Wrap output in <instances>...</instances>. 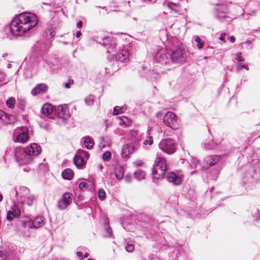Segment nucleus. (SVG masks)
Returning <instances> with one entry per match:
<instances>
[{
  "label": "nucleus",
  "mask_w": 260,
  "mask_h": 260,
  "mask_svg": "<svg viewBox=\"0 0 260 260\" xmlns=\"http://www.w3.org/2000/svg\"><path fill=\"white\" fill-rule=\"evenodd\" d=\"M0 260H18V258L16 257H12L11 256H9L8 257L3 252L0 251Z\"/></svg>",
  "instance_id": "nucleus-31"
},
{
  "label": "nucleus",
  "mask_w": 260,
  "mask_h": 260,
  "mask_svg": "<svg viewBox=\"0 0 260 260\" xmlns=\"http://www.w3.org/2000/svg\"><path fill=\"white\" fill-rule=\"evenodd\" d=\"M57 116L62 119H66L69 117V110L66 105H60L56 110Z\"/></svg>",
  "instance_id": "nucleus-17"
},
{
  "label": "nucleus",
  "mask_w": 260,
  "mask_h": 260,
  "mask_svg": "<svg viewBox=\"0 0 260 260\" xmlns=\"http://www.w3.org/2000/svg\"><path fill=\"white\" fill-rule=\"evenodd\" d=\"M134 177L138 181H141L145 178V172L142 170H138L134 173Z\"/></svg>",
  "instance_id": "nucleus-25"
},
{
  "label": "nucleus",
  "mask_w": 260,
  "mask_h": 260,
  "mask_svg": "<svg viewBox=\"0 0 260 260\" xmlns=\"http://www.w3.org/2000/svg\"><path fill=\"white\" fill-rule=\"evenodd\" d=\"M194 41L197 43V47L199 49H201L203 47L205 42L202 41L199 36H196L195 37Z\"/></svg>",
  "instance_id": "nucleus-33"
},
{
  "label": "nucleus",
  "mask_w": 260,
  "mask_h": 260,
  "mask_svg": "<svg viewBox=\"0 0 260 260\" xmlns=\"http://www.w3.org/2000/svg\"><path fill=\"white\" fill-rule=\"evenodd\" d=\"M36 201V198L33 194H29L26 197L25 200L23 201V202H25L26 204L28 206H32Z\"/></svg>",
  "instance_id": "nucleus-29"
},
{
  "label": "nucleus",
  "mask_w": 260,
  "mask_h": 260,
  "mask_svg": "<svg viewBox=\"0 0 260 260\" xmlns=\"http://www.w3.org/2000/svg\"><path fill=\"white\" fill-rule=\"evenodd\" d=\"M215 143L214 142H211V143H210L209 144H206V143H204L203 144V147H205V148H207V149H213L215 147Z\"/></svg>",
  "instance_id": "nucleus-38"
},
{
  "label": "nucleus",
  "mask_w": 260,
  "mask_h": 260,
  "mask_svg": "<svg viewBox=\"0 0 260 260\" xmlns=\"http://www.w3.org/2000/svg\"><path fill=\"white\" fill-rule=\"evenodd\" d=\"M186 56L185 50L179 47L170 55V60L174 63H181L185 60Z\"/></svg>",
  "instance_id": "nucleus-8"
},
{
  "label": "nucleus",
  "mask_w": 260,
  "mask_h": 260,
  "mask_svg": "<svg viewBox=\"0 0 260 260\" xmlns=\"http://www.w3.org/2000/svg\"><path fill=\"white\" fill-rule=\"evenodd\" d=\"M41 151L40 146L36 143H32L24 148L17 147L14 151L16 161L20 166L30 164Z\"/></svg>",
  "instance_id": "nucleus-2"
},
{
  "label": "nucleus",
  "mask_w": 260,
  "mask_h": 260,
  "mask_svg": "<svg viewBox=\"0 0 260 260\" xmlns=\"http://www.w3.org/2000/svg\"><path fill=\"white\" fill-rule=\"evenodd\" d=\"M255 214H258V217H257V219H258L259 218H260V213L259 212V211L258 210L256 211Z\"/></svg>",
  "instance_id": "nucleus-60"
},
{
  "label": "nucleus",
  "mask_w": 260,
  "mask_h": 260,
  "mask_svg": "<svg viewBox=\"0 0 260 260\" xmlns=\"http://www.w3.org/2000/svg\"><path fill=\"white\" fill-rule=\"evenodd\" d=\"M6 74L0 71V82H5V83H7L8 81L6 79Z\"/></svg>",
  "instance_id": "nucleus-42"
},
{
  "label": "nucleus",
  "mask_w": 260,
  "mask_h": 260,
  "mask_svg": "<svg viewBox=\"0 0 260 260\" xmlns=\"http://www.w3.org/2000/svg\"><path fill=\"white\" fill-rule=\"evenodd\" d=\"M94 100V96L92 95H90L85 99L86 104L88 105H91L93 104Z\"/></svg>",
  "instance_id": "nucleus-36"
},
{
  "label": "nucleus",
  "mask_w": 260,
  "mask_h": 260,
  "mask_svg": "<svg viewBox=\"0 0 260 260\" xmlns=\"http://www.w3.org/2000/svg\"><path fill=\"white\" fill-rule=\"evenodd\" d=\"M74 83L73 80H70L69 82L66 83L64 84V87L66 88H70L71 84H73Z\"/></svg>",
  "instance_id": "nucleus-49"
},
{
  "label": "nucleus",
  "mask_w": 260,
  "mask_h": 260,
  "mask_svg": "<svg viewBox=\"0 0 260 260\" xmlns=\"http://www.w3.org/2000/svg\"><path fill=\"white\" fill-rule=\"evenodd\" d=\"M167 169L168 165L166 159L157 156L152 170L153 179L159 180L164 178L167 174Z\"/></svg>",
  "instance_id": "nucleus-3"
},
{
  "label": "nucleus",
  "mask_w": 260,
  "mask_h": 260,
  "mask_svg": "<svg viewBox=\"0 0 260 260\" xmlns=\"http://www.w3.org/2000/svg\"><path fill=\"white\" fill-rule=\"evenodd\" d=\"M167 52L164 48L157 47L156 49V52H154V57L157 62L169 63L170 57L168 58L166 56Z\"/></svg>",
  "instance_id": "nucleus-13"
},
{
  "label": "nucleus",
  "mask_w": 260,
  "mask_h": 260,
  "mask_svg": "<svg viewBox=\"0 0 260 260\" xmlns=\"http://www.w3.org/2000/svg\"><path fill=\"white\" fill-rule=\"evenodd\" d=\"M164 116V115L161 112H158L156 114V117L158 118H161Z\"/></svg>",
  "instance_id": "nucleus-52"
},
{
  "label": "nucleus",
  "mask_w": 260,
  "mask_h": 260,
  "mask_svg": "<svg viewBox=\"0 0 260 260\" xmlns=\"http://www.w3.org/2000/svg\"><path fill=\"white\" fill-rule=\"evenodd\" d=\"M153 143V139L152 137H149L148 140H145L143 142V144L145 145L148 144L149 145H151Z\"/></svg>",
  "instance_id": "nucleus-44"
},
{
  "label": "nucleus",
  "mask_w": 260,
  "mask_h": 260,
  "mask_svg": "<svg viewBox=\"0 0 260 260\" xmlns=\"http://www.w3.org/2000/svg\"><path fill=\"white\" fill-rule=\"evenodd\" d=\"M4 117L7 118L8 115L4 111L0 110V119H2V121H4Z\"/></svg>",
  "instance_id": "nucleus-45"
},
{
  "label": "nucleus",
  "mask_w": 260,
  "mask_h": 260,
  "mask_svg": "<svg viewBox=\"0 0 260 260\" xmlns=\"http://www.w3.org/2000/svg\"><path fill=\"white\" fill-rule=\"evenodd\" d=\"M3 124V121H2V119H0V129L2 128Z\"/></svg>",
  "instance_id": "nucleus-61"
},
{
  "label": "nucleus",
  "mask_w": 260,
  "mask_h": 260,
  "mask_svg": "<svg viewBox=\"0 0 260 260\" xmlns=\"http://www.w3.org/2000/svg\"><path fill=\"white\" fill-rule=\"evenodd\" d=\"M140 141L141 137L140 135H138L137 140L135 141V145L131 146L128 144H125L122 149V157L125 159L127 158L128 155L137 147V145H138V147L139 146Z\"/></svg>",
  "instance_id": "nucleus-14"
},
{
  "label": "nucleus",
  "mask_w": 260,
  "mask_h": 260,
  "mask_svg": "<svg viewBox=\"0 0 260 260\" xmlns=\"http://www.w3.org/2000/svg\"><path fill=\"white\" fill-rule=\"evenodd\" d=\"M98 196H99V199L101 200H102V201L104 200L106 198V192H105V190L102 188L100 189L98 191Z\"/></svg>",
  "instance_id": "nucleus-37"
},
{
  "label": "nucleus",
  "mask_w": 260,
  "mask_h": 260,
  "mask_svg": "<svg viewBox=\"0 0 260 260\" xmlns=\"http://www.w3.org/2000/svg\"><path fill=\"white\" fill-rule=\"evenodd\" d=\"M12 67V64H10V63H9L8 65H7V68H9V69H10Z\"/></svg>",
  "instance_id": "nucleus-62"
},
{
  "label": "nucleus",
  "mask_w": 260,
  "mask_h": 260,
  "mask_svg": "<svg viewBox=\"0 0 260 260\" xmlns=\"http://www.w3.org/2000/svg\"><path fill=\"white\" fill-rule=\"evenodd\" d=\"M44 223L43 218L42 217H38L34 220H31L32 228L36 229L42 226Z\"/></svg>",
  "instance_id": "nucleus-21"
},
{
  "label": "nucleus",
  "mask_w": 260,
  "mask_h": 260,
  "mask_svg": "<svg viewBox=\"0 0 260 260\" xmlns=\"http://www.w3.org/2000/svg\"><path fill=\"white\" fill-rule=\"evenodd\" d=\"M21 223L24 228H32L31 220L28 217L24 220H22Z\"/></svg>",
  "instance_id": "nucleus-30"
},
{
  "label": "nucleus",
  "mask_w": 260,
  "mask_h": 260,
  "mask_svg": "<svg viewBox=\"0 0 260 260\" xmlns=\"http://www.w3.org/2000/svg\"><path fill=\"white\" fill-rule=\"evenodd\" d=\"M15 100L13 97L10 98L6 101L7 106L8 108H10L11 109H13L14 108V104H15Z\"/></svg>",
  "instance_id": "nucleus-34"
},
{
  "label": "nucleus",
  "mask_w": 260,
  "mask_h": 260,
  "mask_svg": "<svg viewBox=\"0 0 260 260\" xmlns=\"http://www.w3.org/2000/svg\"><path fill=\"white\" fill-rule=\"evenodd\" d=\"M220 156L218 155L210 156L206 158L207 166H212L215 165L220 159Z\"/></svg>",
  "instance_id": "nucleus-20"
},
{
  "label": "nucleus",
  "mask_w": 260,
  "mask_h": 260,
  "mask_svg": "<svg viewBox=\"0 0 260 260\" xmlns=\"http://www.w3.org/2000/svg\"><path fill=\"white\" fill-rule=\"evenodd\" d=\"M225 36V34H221L219 39L223 42H225V39H224V36Z\"/></svg>",
  "instance_id": "nucleus-53"
},
{
  "label": "nucleus",
  "mask_w": 260,
  "mask_h": 260,
  "mask_svg": "<svg viewBox=\"0 0 260 260\" xmlns=\"http://www.w3.org/2000/svg\"><path fill=\"white\" fill-rule=\"evenodd\" d=\"M97 39V42L104 46H106L107 45H110V46L108 47L107 50V53L111 54L115 53L116 52V44L115 42H111L110 39V38L108 37H104L101 38L98 37Z\"/></svg>",
  "instance_id": "nucleus-9"
},
{
  "label": "nucleus",
  "mask_w": 260,
  "mask_h": 260,
  "mask_svg": "<svg viewBox=\"0 0 260 260\" xmlns=\"http://www.w3.org/2000/svg\"><path fill=\"white\" fill-rule=\"evenodd\" d=\"M198 164V160L196 159V158H192L191 167H193V165H194V168H196Z\"/></svg>",
  "instance_id": "nucleus-50"
},
{
  "label": "nucleus",
  "mask_w": 260,
  "mask_h": 260,
  "mask_svg": "<svg viewBox=\"0 0 260 260\" xmlns=\"http://www.w3.org/2000/svg\"><path fill=\"white\" fill-rule=\"evenodd\" d=\"M20 215V210L16 205L12 208V210L8 212L7 218L8 220L11 221L14 217H18Z\"/></svg>",
  "instance_id": "nucleus-19"
},
{
  "label": "nucleus",
  "mask_w": 260,
  "mask_h": 260,
  "mask_svg": "<svg viewBox=\"0 0 260 260\" xmlns=\"http://www.w3.org/2000/svg\"><path fill=\"white\" fill-rule=\"evenodd\" d=\"M83 139L85 147L88 149H91L94 144L93 140L89 137H85Z\"/></svg>",
  "instance_id": "nucleus-27"
},
{
  "label": "nucleus",
  "mask_w": 260,
  "mask_h": 260,
  "mask_svg": "<svg viewBox=\"0 0 260 260\" xmlns=\"http://www.w3.org/2000/svg\"><path fill=\"white\" fill-rule=\"evenodd\" d=\"M260 180V172L254 169H250L246 172L243 176L244 183H256Z\"/></svg>",
  "instance_id": "nucleus-6"
},
{
  "label": "nucleus",
  "mask_w": 260,
  "mask_h": 260,
  "mask_svg": "<svg viewBox=\"0 0 260 260\" xmlns=\"http://www.w3.org/2000/svg\"><path fill=\"white\" fill-rule=\"evenodd\" d=\"M242 69H245L246 70H248L247 65L245 63H239L237 65V69L239 71Z\"/></svg>",
  "instance_id": "nucleus-41"
},
{
  "label": "nucleus",
  "mask_w": 260,
  "mask_h": 260,
  "mask_svg": "<svg viewBox=\"0 0 260 260\" xmlns=\"http://www.w3.org/2000/svg\"><path fill=\"white\" fill-rule=\"evenodd\" d=\"M79 155L81 156V157H82L83 158V159L84 158H86V159H88L89 158V153H88V152L85 151V150H79L78 151H77V153Z\"/></svg>",
  "instance_id": "nucleus-35"
},
{
  "label": "nucleus",
  "mask_w": 260,
  "mask_h": 260,
  "mask_svg": "<svg viewBox=\"0 0 260 260\" xmlns=\"http://www.w3.org/2000/svg\"><path fill=\"white\" fill-rule=\"evenodd\" d=\"M49 66H50V67L52 70H56V69H57V68H56V67H54L53 65H51V63H50L49 64Z\"/></svg>",
  "instance_id": "nucleus-59"
},
{
  "label": "nucleus",
  "mask_w": 260,
  "mask_h": 260,
  "mask_svg": "<svg viewBox=\"0 0 260 260\" xmlns=\"http://www.w3.org/2000/svg\"><path fill=\"white\" fill-rule=\"evenodd\" d=\"M134 165L138 167H140L143 165V162L142 160H137L134 162Z\"/></svg>",
  "instance_id": "nucleus-47"
},
{
  "label": "nucleus",
  "mask_w": 260,
  "mask_h": 260,
  "mask_svg": "<svg viewBox=\"0 0 260 260\" xmlns=\"http://www.w3.org/2000/svg\"><path fill=\"white\" fill-rule=\"evenodd\" d=\"M38 20L37 16L31 13H23L13 19L10 23L9 29L12 35L20 36L35 27Z\"/></svg>",
  "instance_id": "nucleus-1"
},
{
  "label": "nucleus",
  "mask_w": 260,
  "mask_h": 260,
  "mask_svg": "<svg viewBox=\"0 0 260 260\" xmlns=\"http://www.w3.org/2000/svg\"><path fill=\"white\" fill-rule=\"evenodd\" d=\"M111 156V153L109 151H106L102 155V158L104 160L107 161L109 160Z\"/></svg>",
  "instance_id": "nucleus-39"
},
{
  "label": "nucleus",
  "mask_w": 260,
  "mask_h": 260,
  "mask_svg": "<svg viewBox=\"0 0 260 260\" xmlns=\"http://www.w3.org/2000/svg\"><path fill=\"white\" fill-rule=\"evenodd\" d=\"M125 110H126V108L125 107L116 106L114 108L113 114L114 115L119 114L120 113L124 112V111Z\"/></svg>",
  "instance_id": "nucleus-32"
},
{
  "label": "nucleus",
  "mask_w": 260,
  "mask_h": 260,
  "mask_svg": "<svg viewBox=\"0 0 260 260\" xmlns=\"http://www.w3.org/2000/svg\"><path fill=\"white\" fill-rule=\"evenodd\" d=\"M72 200V194L70 192H66L62 198L60 199L57 204V207L60 210H64L71 203Z\"/></svg>",
  "instance_id": "nucleus-15"
},
{
  "label": "nucleus",
  "mask_w": 260,
  "mask_h": 260,
  "mask_svg": "<svg viewBox=\"0 0 260 260\" xmlns=\"http://www.w3.org/2000/svg\"><path fill=\"white\" fill-rule=\"evenodd\" d=\"M23 171H25V172H28V170L26 168H24L23 169Z\"/></svg>",
  "instance_id": "nucleus-64"
},
{
  "label": "nucleus",
  "mask_w": 260,
  "mask_h": 260,
  "mask_svg": "<svg viewBox=\"0 0 260 260\" xmlns=\"http://www.w3.org/2000/svg\"><path fill=\"white\" fill-rule=\"evenodd\" d=\"M166 179L169 182L175 185L181 184L183 181L182 177L176 174L174 172L168 173L166 174Z\"/></svg>",
  "instance_id": "nucleus-16"
},
{
  "label": "nucleus",
  "mask_w": 260,
  "mask_h": 260,
  "mask_svg": "<svg viewBox=\"0 0 260 260\" xmlns=\"http://www.w3.org/2000/svg\"><path fill=\"white\" fill-rule=\"evenodd\" d=\"M124 179L126 182L129 183L132 181V177L129 174H126L125 176Z\"/></svg>",
  "instance_id": "nucleus-48"
},
{
  "label": "nucleus",
  "mask_w": 260,
  "mask_h": 260,
  "mask_svg": "<svg viewBox=\"0 0 260 260\" xmlns=\"http://www.w3.org/2000/svg\"><path fill=\"white\" fill-rule=\"evenodd\" d=\"M73 171L70 169H65L62 173V177L67 180H71L73 177Z\"/></svg>",
  "instance_id": "nucleus-24"
},
{
  "label": "nucleus",
  "mask_w": 260,
  "mask_h": 260,
  "mask_svg": "<svg viewBox=\"0 0 260 260\" xmlns=\"http://www.w3.org/2000/svg\"><path fill=\"white\" fill-rule=\"evenodd\" d=\"M112 54L115 56V60L117 62L126 63L129 60L130 52L125 46L120 49L116 55H114V53Z\"/></svg>",
  "instance_id": "nucleus-10"
},
{
  "label": "nucleus",
  "mask_w": 260,
  "mask_h": 260,
  "mask_svg": "<svg viewBox=\"0 0 260 260\" xmlns=\"http://www.w3.org/2000/svg\"><path fill=\"white\" fill-rule=\"evenodd\" d=\"M159 148L164 152L171 154L175 151V145L170 138L163 139L159 144Z\"/></svg>",
  "instance_id": "nucleus-7"
},
{
  "label": "nucleus",
  "mask_w": 260,
  "mask_h": 260,
  "mask_svg": "<svg viewBox=\"0 0 260 260\" xmlns=\"http://www.w3.org/2000/svg\"><path fill=\"white\" fill-rule=\"evenodd\" d=\"M230 41L232 43H234L235 41V38L234 36H231L229 38Z\"/></svg>",
  "instance_id": "nucleus-55"
},
{
  "label": "nucleus",
  "mask_w": 260,
  "mask_h": 260,
  "mask_svg": "<svg viewBox=\"0 0 260 260\" xmlns=\"http://www.w3.org/2000/svg\"><path fill=\"white\" fill-rule=\"evenodd\" d=\"M3 196L0 193V202H1L3 200Z\"/></svg>",
  "instance_id": "nucleus-63"
},
{
  "label": "nucleus",
  "mask_w": 260,
  "mask_h": 260,
  "mask_svg": "<svg viewBox=\"0 0 260 260\" xmlns=\"http://www.w3.org/2000/svg\"><path fill=\"white\" fill-rule=\"evenodd\" d=\"M47 86L44 83L38 84L31 91V93L34 95L45 93L47 90Z\"/></svg>",
  "instance_id": "nucleus-18"
},
{
  "label": "nucleus",
  "mask_w": 260,
  "mask_h": 260,
  "mask_svg": "<svg viewBox=\"0 0 260 260\" xmlns=\"http://www.w3.org/2000/svg\"><path fill=\"white\" fill-rule=\"evenodd\" d=\"M76 254L79 257H81L82 256V252L80 251H77Z\"/></svg>",
  "instance_id": "nucleus-58"
},
{
  "label": "nucleus",
  "mask_w": 260,
  "mask_h": 260,
  "mask_svg": "<svg viewBox=\"0 0 260 260\" xmlns=\"http://www.w3.org/2000/svg\"><path fill=\"white\" fill-rule=\"evenodd\" d=\"M77 27H78V28H81L82 27V25H83V22L82 21H79L78 22V23H77Z\"/></svg>",
  "instance_id": "nucleus-54"
},
{
  "label": "nucleus",
  "mask_w": 260,
  "mask_h": 260,
  "mask_svg": "<svg viewBox=\"0 0 260 260\" xmlns=\"http://www.w3.org/2000/svg\"><path fill=\"white\" fill-rule=\"evenodd\" d=\"M86 185V183L85 182H81L80 183L79 185V187L80 189H83L84 188V187H85Z\"/></svg>",
  "instance_id": "nucleus-51"
},
{
  "label": "nucleus",
  "mask_w": 260,
  "mask_h": 260,
  "mask_svg": "<svg viewBox=\"0 0 260 260\" xmlns=\"http://www.w3.org/2000/svg\"><path fill=\"white\" fill-rule=\"evenodd\" d=\"M81 35V32L80 31H78L76 33V36L77 38H79Z\"/></svg>",
  "instance_id": "nucleus-56"
},
{
  "label": "nucleus",
  "mask_w": 260,
  "mask_h": 260,
  "mask_svg": "<svg viewBox=\"0 0 260 260\" xmlns=\"http://www.w3.org/2000/svg\"><path fill=\"white\" fill-rule=\"evenodd\" d=\"M74 162L77 168L81 167L85 164L83 158L77 153L74 156Z\"/></svg>",
  "instance_id": "nucleus-23"
},
{
  "label": "nucleus",
  "mask_w": 260,
  "mask_h": 260,
  "mask_svg": "<svg viewBox=\"0 0 260 260\" xmlns=\"http://www.w3.org/2000/svg\"><path fill=\"white\" fill-rule=\"evenodd\" d=\"M89 255V253H87V252H85L84 253V254L83 255V256L81 257V259H83L84 258H86L87 257H88Z\"/></svg>",
  "instance_id": "nucleus-57"
},
{
  "label": "nucleus",
  "mask_w": 260,
  "mask_h": 260,
  "mask_svg": "<svg viewBox=\"0 0 260 260\" xmlns=\"http://www.w3.org/2000/svg\"><path fill=\"white\" fill-rule=\"evenodd\" d=\"M164 5V6H167L168 7V8H169L171 10H174L173 9V6H177L176 4H175L174 3H172V2L165 3Z\"/></svg>",
  "instance_id": "nucleus-43"
},
{
  "label": "nucleus",
  "mask_w": 260,
  "mask_h": 260,
  "mask_svg": "<svg viewBox=\"0 0 260 260\" xmlns=\"http://www.w3.org/2000/svg\"><path fill=\"white\" fill-rule=\"evenodd\" d=\"M105 234L104 236L106 237H110L112 235V231L111 228L109 226V220L108 219H106L105 221Z\"/></svg>",
  "instance_id": "nucleus-28"
},
{
  "label": "nucleus",
  "mask_w": 260,
  "mask_h": 260,
  "mask_svg": "<svg viewBox=\"0 0 260 260\" xmlns=\"http://www.w3.org/2000/svg\"><path fill=\"white\" fill-rule=\"evenodd\" d=\"M12 193L15 196L18 200L23 203L29 193V189L26 187L22 186L18 188H16L12 191Z\"/></svg>",
  "instance_id": "nucleus-12"
},
{
  "label": "nucleus",
  "mask_w": 260,
  "mask_h": 260,
  "mask_svg": "<svg viewBox=\"0 0 260 260\" xmlns=\"http://www.w3.org/2000/svg\"><path fill=\"white\" fill-rule=\"evenodd\" d=\"M125 249L128 252H132L134 249V245L133 243H128L125 246Z\"/></svg>",
  "instance_id": "nucleus-40"
},
{
  "label": "nucleus",
  "mask_w": 260,
  "mask_h": 260,
  "mask_svg": "<svg viewBox=\"0 0 260 260\" xmlns=\"http://www.w3.org/2000/svg\"><path fill=\"white\" fill-rule=\"evenodd\" d=\"M163 123L165 125L173 129L177 128L178 123L177 117L172 112H167L163 117Z\"/></svg>",
  "instance_id": "nucleus-5"
},
{
  "label": "nucleus",
  "mask_w": 260,
  "mask_h": 260,
  "mask_svg": "<svg viewBox=\"0 0 260 260\" xmlns=\"http://www.w3.org/2000/svg\"><path fill=\"white\" fill-rule=\"evenodd\" d=\"M29 138V129L25 126L18 127L14 130L12 139L15 142L24 143Z\"/></svg>",
  "instance_id": "nucleus-4"
},
{
  "label": "nucleus",
  "mask_w": 260,
  "mask_h": 260,
  "mask_svg": "<svg viewBox=\"0 0 260 260\" xmlns=\"http://www.w3.org/2000/svg\"><path fill=\"white\" fill-rule=\"evenodd\" d=\"M236 60L238 61H244V59L242 56V53H238L237 54L236 56Z\"/></svg>",
  "instance_id": "nucleus-46"
},
{
  "label": "nucleus",
  "mask_w": 260,
  "mask_h": 260,
  "mask_svg": "<svg viewBox=\"0 0 260 260\" xmlns=\"http://www.w3.org/2000/svg\"><path fill=\"white\" fill-rule=\"evenodd\" d=\"M115 175L116 177L118 180H121L124 175V169L121 166H117L115 169Z\"/></svg>",
  "instance_id": "nucleus-26"
},
{
  "label": "nucleus",
  "mask_w": 260,
  "mask_h": 260,
  "mask_svg": "<svg viewBox=\"0 0 260 260\" xmlns=\"http://www.w3.org/2000/svg\"><path fill=\"white\" fill-rule=\"evenodd\" d=\"M215 15L221 21L225 20L227 21H230L231 19H229L227 16L228 8L226 5L222 4L218 5L215 8Z\"/></svg>",
  "instance_id": "nucleus-11"
},
{
  "label": "nucleus",
  "mask_w": 260,
  "mask_h": 260,
  "mask_svg": "<svg viewBox=\"0 0 260 260\" xmlns=\"http://www.w3.org/2000/svg\"><path fill=\"white\" fill-rule=\"evenodd\" d=\"M52 106L49 104H44L41 109L42 113L45 115H49L51 113H52Z\"/></svg>",
  "instance_id": "nucleus-22"
}]
</instances>
